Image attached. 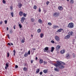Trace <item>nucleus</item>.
I'll return each instance as SVG.
<instances>
[{
    "label": "nucleus",
    "mask_w": 76,
    "mask_h": 76,
    "mask_svg": "<svg viewBox=\"0 0 76 76\" xmlns=\"http://www.w3.org/2000/svg\"><path fill=\"white\" fill-rule=\"evenodd\" d=\"M62 62L60 61H56V64L54 63L53 65L55 66V67H58L59 69H63L64 68V66L61 65Z\"/></svg>",
    "instance_id": "f257e3e1"
},
{
    "label": "nucleus",
    "mask_w": 76,
    "mask_h": 76,
    "mask_svg": "<svg viewBox=\"0 0 76 76\" xmlns=\"http://www.w3.org/2000/svg\"><path fill=\"white\" fill-rule=\"evenodd\" d=\"M73 26H74V24L72 23H70L69 24L68 27L69 28H73L74 27Z\"/></svg>",
    "instance_id": "f03ea898"
},
{
    "label": "nucleus",
    "mask_w": 76,
    "mask_h": 76,
    "mask_svg": "<svg viewBox=\"0 0 76 76\" xmlns=\"http://www.w3.org/2000/svg\"><path fill=\"white\" fill-rule=\"evenodd\" d=\"M59 15L60 13H59V12H56L54 13L53 16H55L56 18H57V17H58V16H59Z\"/></svg>",
    "instance_id": "7ed1b4c3"
},
{
    "label": "nucleus",
    "mask_w": 76,
    "mask_h": 76,
    "mask_svg": "<svg viewBox=\"0 0 76 76\" xmlns=\"http://www.w3.org/2000/svg\"><path fill=\"white\" fill-rule=\"evenodd\" d=\"M55 39L57 41H58V42L60 41V38H59V37H58L57 36H55Z\"/></svg>",
    "instance_id": "20e7f679"
},
{
    "label": "nucleus",
    "mask_w": 76,
    "mask_h": 76,
    "mask_svg": "<svg viewBox=\"0 0 76 76\" xmlns=\"http://www.w3.org/2000/svg\"><path fill=\"white\" fill-rule=\"evenodd\" d=\"M70 57V56L69 53H67L66 55V58L67 59H69Z\"/></svg>",
    "instance_id": "39448f33"
},
{
    "label": "nucleus",
    "mask_w": 76,
    "mask_h": 76,
    "mask_svg": "<svg viewBox=\"0 0 76 76\" xmlns=\"http://www.w3.org/2000/svg\"><path fill=\"white\" fill-rule=\"evenodd\" d=\"M26 18H24V17H22L21 19L20 22L21 23H23L24 22Z\"/></svg>",
    "instance_id": "423d86ee"
},
{
    "label": "nucleus",
    "mask_w": 76,
    "mask_h": 76,
    "mask_svg": "<svg viewBox=\"0 0 76 76\" xmlns=\"http://www.w3.org/2000/svg\"><path fill=\"white\" fill-rule=\"evenodd\" d=\"M61 47L60 45H58L56 48V51H58L60 50V48Z\"/></svg>",
    "instance_id": "0eeeda50"
},
{
    "label": "nucleus",
    "mask_w": 76,
    "mask_h": 76,
    "mask_svg": "<svg viewBox=\"0 0 76 76\" xmlns=\"http://www.w3.org/2000/svg\"><path fill=\"white\" fill-rule=\"evenodd\" d=\"M69 38H70V35H67L65 37L64 39H69Z\"/></svg>",
    "instance_id": "6e6552de"
},
{
    "label": "nucleus",
    "mask_w": 76,
    "mask_h": 76,
    "mask_svg": "<svg viewBox=\"0 0 76 76\" xmlns=\"http://www.w3.org/2000/svg\"><path fill=\"white\" fill-rule=\"evenodd\" d=\"M49 49V48L48 47H46L45 48V50H44V52H46V51H48Z\"/></svg>",
    "instance_id": "1a4fd4ad"
},
{
    "label": "nucleus",
    "mask_w": 76,
    "mask_h": 76,
    "mask_svg": "<svg viewBox=\"0 0 76 76\" xmlns=\"http://www.w3.org/2000/svg\"><path fill=\"white\" fill-rule=\"evenodd\" d=\"M59 26H55L54 25H53V29H56V28H59Z\"/></svg>",
    "instance_id": "9d476101"
},
{
    "label": "nucleus",
    "mask_w": 76,
    "mask_h": 76,
    "mask_svg": "<svg viewBox=\"0 0 76 76\" xmlns=\"http://www.w3.org/2000/svg\"><path fill=\"white\" fill-rule=\"evenodd\" d=\"M54 70L56 72H59L60 71L59 69H58L57 68H54Z\"/></svg>",
    "instance_id": "9b49d317"
},
{
    "label": "nucleus",
    "mask_w": 76,
    "mask_h": 76,
    "mask_svg": "<svg viewBox=\"0 0 76 76\" xmlns=\"http://www.w3.org/2000/svg\"><path fill=\"white\" fill-rule=\"evenodd\" d=\"M38 22L41 24H42V21L41 19H39L38 20Z\"/></svg>",
    "instance_id": "f8f14e48"
},
{
    "label": "nucleus",
    "mask_w": 76,
    "mask_h": 76,
    "mask_svg": "<svg viewBox=\"0 0 76 76\" xmlns=\"http://www.w3.org/2000/svg\"><path fill=\"white\" fill-rule=\"evenodd\" d=\"M63 7H62L61 6H60L58 7V9H59V10H63Z\"/></svg>",
    "instance_id": "ddd939ff"
},
{
    "label": "nucleus",
    "mask_w": 76,
    "mask_h": 76,
    "mask_svg": "<svg viewBox=\"0 0 76 76\" xmlns=\"http://www.w3.org/2000/svg\"><path fill=\"white\" fill-rule=\"evenodd\" d=\"M18 4H19V8H20V9H21V7H22V5L20 3H19Z\"/></svg>",
    "instance_id": "4468645a"
},
{
    "label": "nucleus",
    "mask_w": 76,
    "mask_h": 76,
    "mask_svg": "<svg viewBox=\"0 0 76 76\" xmlns=\"http://www.w3.org/2000/svg\"><path fill=\"white\" fill-rule=\"evenodd\" d=\"M23 13L22 11H20L19 13V14L20 16H22Z\"/></svg>",
    "instance_id": "2eb2a0df"
},
{
    "label": "nucleus",
    "mask_w": 76,
    "mask_h": 76,
    "mask_svg": "<svg viewBox=\"0 0 76 76\" xmlns=\"http://www.w3.org/2000/svg\"><path fill=\"white\" fill-rule=\"evenodd\" d=\"M62 30H63V29H61V28L59 29L57 31V32H61V31H62Z\"/></svg>",
    "instance_id": "dca6fc26"
},
{
    "label": "nucleus",
    "mask_w": 76,
    "mask_h": 76,
    "mask_svg": "<svg viewBox=\"0 0 76 76\" xmlns=\"http://www.w3.org/2000/svg\"><path fill=\"white\" fill-rule=\"evenodd\" d=\"M43 72H44V73H47L48 72V70L47 69H45L43 71Z\"/></svg>",
    "instance_id": "f3484780"
},
{
    "label": "nucleus",
    "mask_w": 76,
    "mask_h": 76,
    "mask_svg": "<svg viewBox=\"0 0 76 76\" xmlns=\"http://www.w3.org/2000/svg\"><path fill=\"white\" fill-rule=\"evenodd\" d=\"M60 53H61V54H64V53H65V50H62L61 51Z\"/></svg>",
    "instance_id": "a211bd4d"
},
{
    "label": "nucleus",
    "mask_w": 76,
    "mask_h": 76,
    "mask_svg": "<svg viewBox=\"0 0 76 76\" xmlns=\"http://www.w3.org/2000/svg\"><path fill=\"white\" fill-rule=\"evenodd\" d=\"M39 62L40 64H42V63H43V60L42 59H40Z\"/></svg>",
    "instance_id": "6ab92c4d"
},
{
    "label": "nucleus",
    "mask_w": 76,
    "mask_h": 76,
    "mask_svg": "<svg viewBox=\"0 0 76 76\" xmlns=\"http://www.w3.org/2000/svg\"><path fill=\"white\" fill-rule=\"evenodd\" d=\"M69 34L70 35H73V32L71 31L69 32Z\"/></svg>",
    "instance_id": "aec40b11"
},
{
    "label": "nucleus",
    "mask_w": 76,
    "mask_h": 76,
    "mask_svg": "<svg viewBox=\"0 0 76 76\" xmlns=\"http://www.w3.org/2000/svg\"><path fill=\"white\" fill-rule=\"evenodd\" d=\"M54 47H51V52H53V51H54Z\"/></svg>",
    "instance_id": "412c9836"
},
{
    "label": "nucleus",
    "mask_w": 76,
    "mask_h": 76,
    "mask_svg": "<svg viewBox=\"0 0 76 76\" xmlns=\"http://www.w3.org/2000/svg\"><path fill=\"white\" fill-rule=\"evenodd\" d=\"M70 3H71V4H73V3H74V1L73 0H71L70 1Z\"/></svg>",
    "instance_id": "4be33fe9"
},
{
    "label": "nucleus",
    "mask_w": 76,
    "mask_h": 76,
    "mask_svg": "<svg viewBox=\"0 0 76 76\" xmlns=\"http://www.w3.org/2000/svg\"><path fill=\"white\" fill-rule=\"evenodd\" d=\"M27 70V68L26 67H24L23 68V70H24V71H26Z\"/></svg>",
    "instance_id": "5701e85b"
},
{
    "label": "nucleus",
    "mask_w": 76,
    "mask_h": 76,
    "mask_svg": "<svg viewBox=\"0 0 76 76\" xmlns=\"http://www.w3.org/2000/svg\"><path fill=\"white\" fill-rule=\"evenodd\" d=\"M38 33H40L41 32V29H39L37 30Z\"/></svg>",
    "instance_id": "b1692460"
},
{
    "label": "nucleus",
    "mask_w": 76,
    "mask_h": 76,
    "mask_svg": "<svg viewBox=\"0 0 76 76\" xmlns=\"http://www.w3.org/2000/svg\"><path fill=\"white\" fill-rule=\"evenodd\" d=\"M28 54H27V53H26L24 54V57H27V56H28Z\"/></svg>",
    "instance_id": "393cba45"
},
{
    "label": "nucleus",
    "mask_w": 76,
    "mask_h": 76,
    "mask_svg": "<svg viewBox=\"0 0 76 76\" xmlns=\"http://www.w3.org/2000/svg\"><path fill=\"white\" fill-rule=\"evenodd\" d=\"M44 36V34L42 33L40 34V37L41 38H42V37Z\"/></svg>",
    "instance_id": "a878e982"
},
{
    "label": "nucleus",
    "mask_w": 76,
    "mask_h": 76,
    "mask_svg": "<svg viewBox=\"0 0 76 76\" xmlns=\"http://www.w3.org/2000/svg\"><path fill=\"white\" fill-rule=\"evenodd\" d=\"M31 22H34L35 21V19L34 18H31Z\"/></svg>",
    "instance_id": "bb28decb"
},
{
    "label": "nucleus",
    "mask_w": 76,
    "mask_h": 76,
    "mask_svg": "<svg viewBox=\"0 0 76 76\" xmlns=\"http://www.w3.org/2000/svg\"><path fill=\"white\" fill-rule=\"evenodd\" d=\"M39 72V69H38L36 71V73H38Z\"/></svg>",
    "instance_id": "cd10ccee"
},
{
    "label": "nucleus",
    "mask_w": 76,
    "mask_h": 76,
    "mask_svg": "<svg viewBox=\"0 0 76 76\" xmlns=\"http://www.w3.org/2000/svg\"><path fill=\"white\" fill-rule=\"evenodd\" d=\"M37 7L36 5H34V9H37Z\"/></svg>",
    "instance_id": "c85d7f7f"
},
{
    "label": "nucleus",
    "mask_w": 76,
    "mask_h": 76,
    "mask_svg": "<svg viewBox=\"0 0 76 76\" xmlns=\"http://www.w3.org/2000/svg\"><path fill=\"white\" fill-rule=\"evenodd\" d=\"M11 14L12 17H13V12H11Z\"/></svg>",
    "instance_id": "c756f323"
},
{
    "label": "nucleus",
    "mask_w": 76,
    "mask_h": 76,
    "mask_svg": "<svg viewBox=\"0 0 76 76\" xmlns=\"http://www.w3.org/2000/svg\"><path fill=\"white\" fill-rule=\"evenodd\" d=\"M43 63H44V64H47V62L45 61H44L43 62Z\"/></svg>",
    "instance_id": "7c9ffc66"
},
{
    "label": "nucleus",
    "mask_w": 76,
    "mask_h": 76,
    "mask_svg": "<svg viewBox=\"0 0 76 76\" xmlns=\"http://www.w3.org/2000/svg\"><path fill=\"white\" fill-rule=\"evenodd\" d=\"M48 25L49 26H51L52 25V24L51 23H48Z\"/></svg>",
    "instance_id": "2f4dec72"
},
{
    "label": "nucleus",
    "mask_w": 76,
    "mask_h": 76,
    "mask_svg": "<svg viewBox=\"0 0 76 76\" xmlns=\"http://www.w3.org/2000/svg\"><path fill=\"white\" fill-rule=\"evenodd\" d=\"M30 54H31V52H30V51L29 50L27 53V54H28V55H30Z\"/></svg>",
    "instance_id": "473e14b6"
},
{
    "label": "nucleus",
    "mask_w": 76,
    "mask_h": 76,
    "mask_svg": "<svg viewBox=\"0 0 76 76\" xmlns=\"http://www.w3.org/2000/svg\"><path fill=\"white\" fill-rule=\"evenodd\" d=\"M19 26L20 28H21L22 27V26L21 25V24H19Z\"/></svg>",
    "instance_id": "72a5a7b5"
},
{
    "label": "nucleus",
    "mask_w": 76,
    "mask_h": 76,
    "mask_svg": "<svg viewBox=\"0 0 76 76\" xmlns=\"http://www.w3.org/2000/svg\"><path fill=\"white\" fill-rule=\"evenodd\" d=\"M23 16L24 17H26V15L25 13H24L23 14Z\"/></svg>",
    "instance_id": "f704fd0d"
},
{
    "label": "nucleus",
    "mask_w": 76,
    "mask_h": 76,
    "mask_svg": "<svg viewBox=\"0 0 76 76\" xmlns=\"http://www.w3.org/2000/svg\"><path fill=\"white\" fill-rule=\"evenodd\" d=\"M2 2L4 3V4H5L6 3V1L4 0H3Z\"/></svg>",
    "instance_id": "c9c22d12"
},
{
    "label": "nucleus",
    "mask_w": 76,
    "mask_h": 76,
    "mask_svg": "<svg viewBox=\"0 0 76 76\" xmlns=\"http://www.w3.org/2000/svg\"><path fill=\"white\" fill-rule=\"evenodd\" d=\"M49 3H50V2L48 1H47V2H46V4H47V5H48V4H49Z\"/></svg>",
    "instance_id": "e433bc0d"
},
{
    "label": "nucleus",
    "mask_w": 76,
    "mask_h": 76,
    "mask_svg": "<svg viewBox=\"0 0 76 76\" xmlns=\"http://www.w3.org/2000/svg\"><path fill=\"white\" fill-rule=\"evenodd\" d=\"M6 66L7 67H9V65L7 63L6 64Z\"/></svg>",
    "instance_id": "4c0bfd02"
},
{
    "label": "nucleus",
    "mask_w": 76,
    "mask_h": 76,
    "mask_svg": "<svg viewBox=\"0 0 76 76\" xmlns=\"http://www.w3.org/2000/svg\"><path fill=\"white\" fill-rule=\"evenodd\" d=\"M12 30H11L10 31V33H11V34L12 33Z\"/></svg>",
    "instance_id": "58836bf2"
},
{
    "label": "nucleus",
    "mask_w": 76,
    "mask_h": 76,
    "mask_svg": "<svg viewBox=\"0 0 76 76\" xmlns=\"http://www.w3.org/2000/svg\"><path fill=\"white\" fill-rule=\"evenodd\" d=\"M7 57H9V53H7Z\"/></svg>",
    "instance_id": "ea45409f"
},
{
    "label": "nucleus",
    "mask_w": 76,
    "mask_h": 76,
    "mask_svg": "<svg viewBox=\"0 0 76 76\" xmlns=\"http://www.w3.org/2000/svg\"><path fill=\"white\" fill-rule=\"evenodd\" d=\"M10 9H11V10H13V7L12 6L10 7Z\"/></svg>",
    "instance_id": "a19ab883"
},
{
    "label": "nucleus",
    "mask_w": 76,
    "mask_h": 76,
    "mask_svg": "<svg viewBox=\"0 0 76 76\" xmlns=\"http://www.w3.org/2000/svg\"><path fill=\"white\" fill-rule=\"evenodd\" d=\"M4 22H5V24H7V20H5L4 21Z\"/></svg>",
    "instance_id": "79ce46f5"
},
{
    "label": "nucleus",
    "mask_w": 76,
    "mask_h": 76,
    "mask_svg": "<svg viewBox=\"0 0 76 76\" xmlns=\"http://www.w3.org/2000/svg\"><path fill=\"white\" fill-rule=\"evenodd\" d=\"M41 8H39V12H41Z\"/></svg>",
    "instance_id": "37998d69"
},
{
    "label": "nucleus",
    "mask_w": 76,
    "mask_h": 76,
    "mask_svg": "<svg viewBox=\"0 0 76 76\" xmlns=\"http://www.w3.org/2000/svg\"><path fill=\"white\" fill-rule=\"evenodd\" d=\"M51 42L52 43H53V44H54V41H53V40H52L51 41Z\"/></svg>",
    "instance_id": "c03bdc74"
},
{
    "label": "nucleus",
    "mask_w": 76,
    "mask_h": 76,
    "mask_svg": "<svg viewBox=\"0 0 76 76\" xmlns=\"http://www.w3.org/2000/svg\"><path fill=\"white\" fill-rule=\"evenodd\" d=\"M39 74L40 75H42V72H40Z\"/></svg>",
    "instance_id": "a18cd8bd"
},
{
    "label": "nucleus",
    "mask_w": 76,
    "mask_h": 76,
    "mask_svg": "<svg viewBox=\"0 0 76 76\" xmlns=\"http://www.w3.org/2000/svg\"><path fill=\"white\" fill-rule=\"evenodd\" d=\"M18 68V65H16L15 66V68H16V69H17V68Z\"/></svg>",
    "instance_id": "49530a36"
},
{
    "label": "nucleus",
    "mask_w": 76,
    "mask_h": 76,
    "mask_svg": "<svg viewBox=\"0 0 76 76\" xmlns=\"http://www.w3.org/2000/svg\"><path fill=\"white\" fill-rule=\"evenodd\" d=\"M21 42H22V43H24V40H21Z\"/></svg>",
    "instance_id": "de8ad7c7"
},
{
    "label": "nucleus",
    "mask_w": 76,
    "mask_h": 76,
    "mask_svg": "<svg viewBox=\"0 0 76 76\" xmlns=\"http://www.w3.org/2000/svg\"><path fill=\"white\" fill-rule=\"evenodd\" d=\"M3 23V22L1 21L0 22V25H1Z\"/></svg>",
    "instance_id": "09e8293b"
},
{
    "label": "nucleus",
    "mask_w": 76,
    "mask_h": 76,
    "mask_svg": "<svg viewBox=\"0 0 76 76\" xmlns=\"http://www.w3.org/2000/svg\"><path fill=\"white\" fill-rule=\"evenodd\" d=\"M75 56H76V55H75V54H74L73 55V57L74 58H75Z\"/></svg>",
    "instance_id": "8fccbe9b"
},
{
    "label": "nucleus",
    "mask_w": 76,
    "mask_h": 76,
    "mask_svg": "<svg viewBox=\"0 0 76 76\" xmlns=\"http://www.w3.org/2000/svg\"><path fill=\"white\" fill-rule=\"evenodd\" d=\"M34 61L33 60H31V63H32Z\"/></svg>",
    "instance_id": "3c124183"
},
{
    "label": "nucleus",
    "mask_w": 76,
    "mask_h": 76,
    "mask_svg": "<svg viewBox=\"0 0 76 76\" xmlns=\"http://www.w3.org/2000/svg\"><path fill=\"white\" fill-rule=\"evenodd\" d=\"M13 52H14V53H16V51H15V50H14Z\"/></svg>",
    "instance_id": "603ef678"
},
{
    "label": "nucleus",
    "mask_w": 76,
    "mask_h": 76,
    "mask_svg": "<svg viewBox=\"0 0 76 76\" xmlns=\"http://www.w3.org/2000/svg\"><path fill=\"white\" fill-rule=\"evenodd\" d=\"M8 45H10H10H10V44L9 43H8Z\"/></svg>",
    "instance_id": "864d4df0"
},
{
    "label": "nucleus",
    "mask_w": 76,
    "mask_h": 76,
    "mask_svg": "<svg viewBox=\"0 0 76 76\" xmlns=\"http://www.w3.org/2000/svg\"><path fill=\"white\" fill-rule=\"evenodd\" d=\"M13 28H14V29H15V26H13Z\"/></svg>",
    "instance_id": "5fc2aeb1"
},
{
    "label": "nucleus",
    "mask_w": 76,
    "mask_h": 76,
    "mask_svg": "<svg viewBox=\"0 0 76 76\" xmlns=\"http://www.w3.org/2000/svg\"><path fill=\"white\" fill-rule=\"evenodd\" d=\"M8 30H9V28L7 27V31H8Z\"/></svg>",
    "instance_id": "6e6d98bb"
},
{
    "label": "nucleus",
    "mask_w": 76,
    "mask_h": 76,
    "mask_svg": "<svg viewBox=\"0 0 76 76\" xmlns=\"http://www.w3.org/2000/svg\"><path fill=\"white\" fill-rule=\"evenodd\" d=\"M36 49L35 48H33V50H35Z\"/></svg>",
    "instance_id": "4d7b16f0"
},
{
    "label": "nucleus",
    "mask_w": 76,
    "mask_h": 76,
    "mask_svg": "<svg viewBox=\"0 0 76 76\" xmlns=\"http://www.w3.org/2000/svg\"><path fill=\"white\" fill-rule=\"evenodd\" d=\"M37 59H38V58L37 57H36V60H37Z\"/></svg>",
    "instance_id": "13d9d810"
},
{
    "label": "nucleus",
    "mask_w": 76,
    "mask_h": 76,
    "mask_svg": "<svg viewBox=\"0 0 76 76\" xmlns=\"http://www.w3.org/2000/svg\"><path fill=\"white\" fill-rule=\"evenodd\" d=\"M11 45H13V43H11Z\"/></svg>",
    "instance_id": "bf43d9fd"
},
{
    "label": "nucleus",
    "mask_w": 76,
    "mask_h": 76,
    "mask_svg": "<svg viewBox=\"0 0 76 76\" xmlns=\"http://www.w3.org/2000/svg\"><path fill=\"white\" fill-rule=\"evenodd\" d=\"M7 66H5V69H7Z\"/></svg>",
    "instance_id": "052dcab7"
},
{
    "label": "nucleus",
    "mask_w": 76,
    "mask_h": 76,
    "mask_svg": "<svg viewBox=\"0 0 76 76\" xmlns=\"http://www.w3.org/2000/svg\"><path fill=\"white\" fill-rule=\"evenodd\" d=\"M62 64H63L64 65H65V63H63Z\"/></svg>",
    "instance_id": "680f3d73"
},
{
    "label": "nucleus",
    "mask_w": 76,
    "mask_h": 76,
    "mask_svg": "<svg viewBox=\"0 0 76 76\" xmlns=\"http://www.w3.org/2000/svg\"><path fill=\"white\" fill-rule=\"evenodd\" d=\"M7 36H8V37H9V34H7Z\"/></svg>",
    "instance_id": "e2e57ef3"
},
{
    "label": "nucleus",
    "mask_w": 76,
    "mask_h": 76,
    "mask_svg": "<svg viewBox=\"0 0 76 76\" xmlns=\"http://www.w3.org/2000/svg\"><path fill=\"white\" fill-rule=\"evenodd\" d=\"M31 37H33V35H32V34L31 35Z\"/></svg>",
    "instance_id": "0e129e2a"
},
{
    "label": "nucleus",
    "mask_w": 76,
    "mask_h": 76,
    "mask_svg": "<svg viewBox=\"0 0 76 76\" xmlns=\"http://www.w3.org/2000/svg\"><path fill=\"white\" fill-rule=\"evenodd\" d=\"M8 38L9 39H10V37L8 36Z\"/></svg>",
    "instance_id": "69168bd1"
},
{
    "label": "nucleus",
    "mask_w": 76,
    "mask_h": 76,
    "mask_svg": "<svg viewBox=\"0 0 76 76\" xmlns=\"http://www.w3.org/2000/svg\"><path fill=\"white\" fill-rule=\"evenodd\" d=\"M66 1H69V0H66Z\"/></svg>",
    "instance_id": "338daca9"
},
{
    "label": "nucleus",
    "mask_w": 76,
    "mask_h": 76,
    "mask_svg": "<svg viewBox=\"0 0 76 76\" xmlns=\"http://www.w3.org/2000/svg\"><path fill=\"white\" fill-rule=\"evenodd\" d=\"M15 53H14V56H15Z\"/></svg>",
    "instance_id": "774afa93"
}]
</instances>
